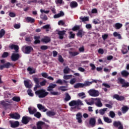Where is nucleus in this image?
Returning a JSON list of instances; mask_svg holds the SVG:
<instances>
[{
  "mask_svg": "<svg viewBox=\"0 0 129 129\" xmlns=\"http://www.w3.org/2000/svg\"><path fill=\"white\" fill-rule=\"evenodd\" d=\"M35 94L39 98H45L49 94V92H46L44 89H41L35 91Z\"/></svg>",
  "mask_w": 129,
  "mask_h": 129,
  "instance_id": "f257e3e1",
  "label": "nucleus"
},
{
  "mask_svg": "<svg viewBox=\"0 0 129 129\" xmlns=\"http://www.w3.org/2000/svg\"><path fill=\"white\" fill-rule=\"evenodd\" d=\"M88 93L90 96H92L93 97H97V96H99V91L94 89H91L89 90Z\"/></svg>",
  "mask_w": 129,
  "mask_h": 129,
  "instance_id": "f03ea898",
  "label": "nucleus"
},
{
  "mask_svg": "<svg viewBox=\"0 0 129 129\" xmlns=\"http://www.w3.org/2000/svg\"><path fill=\"white\" fill-rule=\"evenodd\" d=\"M118 80L120 82V84H122V87L126 88V87H129V83L125 82V80L121 78H118Z\"/></svg>",
  "mask_w": 129,
  "mask_h": 129,
  "instance_id": "7ed1b4c3",
  "label": "nucleus"
},
{
  "mask_svg": "<svg viewBox=\"0 0 129 129\" xmlns=\"http://www.w3.org/2000/svg\"><path fill=\"white\" fill-rule=\"evenodd\" d=\"M11 58L12 61L16 62V61H18L20 59V54L19 53H13L12 54Z\"/></svg>",
  "mask_w": 129,
  "mask_h": 129,
  "instance_id": "20e7f679",
  "label": "nucleus"
},
{
  "mask_svg": "<svg viewBox=\"0 0 129 129\" xmlns=\"http://www.w3.org/2000/svg\"><path fill=\"white\" fill-rule=\"evenodd\" d=\"M33 80L36 84L35 87L34 88V91H37V89H38V88H39V87H41V86H40L39 78H33Z\"/></svg>",
  "mask_w": 129,
  "mask_h": 129,
  "instance_id": "39448f33",
  "label": "nucleus"
},
{
  "mask_svg": "<svg viewBox=\"0 0 129 129\" xmlns=\"http://www.w3.org/2000/svg\"><path fill=\"white\" fill-rule=\"evenodd\" d=\"M113 125L115 127H118V129H123V126L122 124H121V122L119 121H114Z\"/></svg>",
  "mask_w": 129,
  "mask_h": 129,
  "instance_id": "423d86ee",
  "label": "nucleus"
},
{
  "mask_svg": "<svg viewBox=\"0 0 129 129\" xmlns=\"http://www.w3.org/2000/svg\"><path fill=\"white\" fill-rule=\"evenodd\" d=\"M0 104L5 108V109H8L9 106L11 105L10 102L5 100L1 101Z\"/></svg>",
  "mask_w": 129,
  "mask_h": 129,
  "instance_id": "0eeeda50",
  "label": "nucleus"
},
{
  "mask_svg": "<svg viewBox=\"0 0 129 129\" xmlns=\"http://www.w3.org/2000/svg\"><path fill=\"white\" fill-rule=\"evenodd\" d=\"M113 98H115V99H116V100H118V101H122L125 99V98H124V96H119L118 94H114L113 96Z\"/></svg>",
  "mask_w": 129,
  "mask_h": 129,
  "instance_id": "6e6552de",
  "label": "nucleus"
},
{
  "mask_svg": "<svg viewBox=\"0 0 129 129\" xmlns=\"http://www.w3.org/2000/svg\"><path fill=\"white\" fill-rule=\"evenodd\" d=\"M65 34H66V30L58 31L57 35L59 36V39H60V40H63Z\"/></svg>",
  "mask_w": 129,
  "mask_h": 129,
  "instance_id": "1a4fd4ad",
  "label": "nucleus"
},
{
  "mask_svg": "<svg viewBox=\"0 0 129 129\" xmlns=\"http://www.w3.org/2000/svg\"><path fill=\"white\" fill-rule=\"evenodd\" d=\"M76 119L79 123H82V113L81 112H78L76 114Z\"/></svg>",
  "mask_w": 129,
  "mask_h": 129,
  "instance_id": "9d476101",
  "label": "nucleus"
},
{
  "mask_svg": "<svg viewBox=\"0 0 129 129\" xmlns=\"http://www.w3.org/2000/svg\"><path fill=\"white\" fill-rule=\"evenodd\" d=\"M95 100V104L98 107H101L102 106V103H101V100L100 98H96L94 99Z\"/></svg>",
  "mask_w": 129,
  "mask_h": 129,
  "instance_id": "9b49d317",
  "label": "nucleus"
},
{
  "mask_svg": "<svg viewBox=\"0 0 129 129\" xmlns=\"http://www.w3.org/2000/svg\"><path fill=\"white\" fill-rule=\"evenodd\" d=\"M10 116L11 118H14V119H20L21 118V115L18 113H15L14 114H10Z\"/></svg>",
  "mask_w": 129,
  "mask_h": 129,
  "instance_id": "f8f14e48",
  "label": "nucleus"
},
{
  "mask_svg": "<svg viewBox=\"0 0 129 129\" xmlns=\"http://www.w3.org/2000/svg\"><path fill=\"white\" fill-rule=\"evenodd\" d=\"M89 123L92 127H94L95 124H96V119L95 118H91L89 120Z\"/></svg>",
  "mask_w": 129,
  "mask_h": 129,
  "instance_id": "ddd939ff",
  "label": "nucleus"
},
{
  "mask_svg": "<svg viewBox=\"0 0 129 129\" xmlns=\"http://www.w3.org/2000/svg\"><path fill=\"white\" fill-rule=\"evenodd\" d=\"M10 49L11 50L15 49L16 53H19V46L15 44H12L9 45Z\"/></svg>",
  "mask_w": 129,
  "mask_h": 129,
  "instance_id": "4468645a",
  "label": "nucleus"
},
{
  "mask_svg": "<svg viewBox=\"0 0 129 129\" xmlns=\"http://www.w3.org/2000/svg\"><path fill=\"white\" fill-rule=\"evenodd\" d=\"M32 51H34V49L32 46H26L25 48V54H30Z\"/></svg>",
  "mask_w": 129,
  "mask_h": 129,
  "instance_id": "2eb2a0df",
  "label": "nucleus"
},
{
  "mask_svg": "<svg viewBox=\"0 0 129 129\" xmlns=\"http://www.w3.org/2000/svg\"><path fill=\"white\" fill-rule=\"evenodd\" d=\"M28 111L30 114H35L37 112V109H36V108L29 107L28 108Z\"/></svg>",
  "mask_w": 129,
  "mask_h": 129,
  "instance_id": "dca6fc26",
  "label": "nucleus"
},
{
  "mask_svg": "<svg viewBox=\"0 0 129 129\" xmlns=\"http://www.w3.org/2000/svg\"><path fill=\"white\" fill-rule=\"evenodd\" d=\"M41 42H42V43H45V44L49 43V42H51V38L48 36H45L41 39Z\"/></svg>",
  "mask_w": 129,
  "mask_h": 129,
  "instance_id": "f3484780",
  "label": "nucleus"
},
{
  "mask_svg": "<svg viewBox=\"0 0 129 129\" xmlns=\"http://www.w3.org/2000/svg\"><path fill=\"white\" fill-rule=\"evenodd\" d=\"M37 108H38V109H39V110H43L44 112H46V111L48 110V109H46L45 106H43V105L41 104H37Z\"/></svg>",
  "mask_w": 129,
  "mask_h": 129,
  "instance_id": "a211bd4d",
  "label": "nucleus"
},
{
  "mask_svg": "<svg viewBox=\"0 0 129 129\" xmlns=\"http://www.w3.org/2000/svg\"><path fill=\"white\" fill-rule=\"evenodd\" d=\"M30 120L29 119V117L27 116H23L22 117V122L24 123V124H27L29 123Z\"/></svg>",
  "mask_w": 129,
  "mask_h": 129,
  "instance_id": "6ab92c4d",
  "label": "nucleus"
},
{
  "mask_svg": "<svg viewBox=\"0 0 129 129\" xmlns=\"http://www.w3.org/2000/svg\"><path fill=\"white\" fill-rule=\"evenodd\" d=\"M25 20L27 23H30V24H33V23H35V19L32 17H27L25 18Z\"/></svg>",
  "mask_w": 129,
  "mask_h": 129,
  "instance_id": "aec40b11",
  "label": "nucleus"
},
{
  "mask_svg": "<svg viewBox=\"0 0 129 129\" xmlns=\"http://www.w3.org/2000/svg\"><path fill=\"white\" fill-rule=\"evenodd\" d=\"M70 100H71V96H70V95H69V93H66L65 98L64 99V102H67V101H69Z\"/></svg>",
  "mask_w": 129,
  "mask_h": 129,
  "instance_id": "412c9836",
  "label": "nucleus"
},
{
  "mask_svg": "<svg viewBox=\"0 0 129 129\" xmlns=\"http://www.w3.org/2000/svg\"><path fill=\"white\" fill-rule=\"evenodd\" d=\"M56 86H57V85L56 84H50L47 87V91H53V88H55Z\"/></svg>",
  "mask_w": 129,
  "mask_h": 129,
  "instance_id": "4be33fe9",
  "label": "nucleus"
},
{
  "mask_svg": "<svg viewBox=\"0 0 129 129\" xmlns=\"http://www.w3.org/2000/svg\"><path fill=\"white\" fill-rule=\"evenodd\" d=\"M95 98H92L90 102L87 101V100H85V102H86L88 105H93V104H95Z\"/></svg>",
  "mask_w": 129,
  "mask_h": 129,
  "instance_id": "5701e85b",
  "label": "nucleus"
},
{
  "mask_svg": "<svg viewBox=\"0 0 129 129\" xmlns=\"http://www.w3.org/2000/svg\"><path fill=\"white\" fill-rule=\"evenodd\" d=\"M74 88L78 89V88H83V83H78L74 86Z\"/></svg>",
  "mask_w": 129,
  "mask_h": 129,
  "instance_id": "b1692460",
  "label": "nucleus"
},
{
  "mask_svg": "<svg viewBox=\"0 0 129 129\" xmlns=\"http://www.w3.org/2000/svg\"><path fill=\"white\" fill-rule=\"evenodd\" d=\"M42 28L45 30L46 32L48 33V32H49V31H50V30H51V26L50 25V24H47L46 25L43 26L42 27Z\"/></svg>",
  "mask_w": 129,
  "mask_h": 129,
  "instance_id": "393cba45",
  "label": "nucleus"
},
{
  "mask_svg": "<svg viewBox=\"0 0 129 129\" xmlns=\"http://www.w3.org/2000/svg\"><path fill=\"white\" fill-rule=\"evenodd\" d=\"M70 7H71V8H72V9H74L75 8H77V7H78V4L77 3V2H76L75 1H72L70 3Z\"/></svg>",
  "mask_w": 129,
  "mask_h": 129,
  "instance_id": "a878e982",
  "label": "nucleus"
},
{
  "mask_svg": "<svg viewBox=\"0 0 129 129\" xmlns=\"http://www.w3.org/2000/svg\"><path fill=\"white\" fill-rule=\"evenodd\" d=\"M44 124H45V122H44L42 121H38L37 123V129H42V125H44Z\"/></svg>",
  "mask_w": 129,
  "mask_h": 129,
  "instance_id": "bb28decb",
  "label": "nucleus"
},
{
  "mask_svg": "<svg viewBox=\"0 0 129 129\" xmlns=\"http://www.w3.org/2000/svg\"><path fill=\"white\" fill-rule=\"evenodd\" d=\"M24 83L26 88H32L33 87V85L30 84L28 81H24Z\"/></svg>",
  "mask_w": 129,
  "mask_h": 129,
  "instance_id": "cd10ccee",
  "label": "nucleus"
},
{
  "mask_svg": "<svg viewBox=\"0 0 129 129\" xmlns=\"http://www.w3.org/2000/svg\"><path fill=\"white\" fill-rule=\"evenodd\" d=\"M63 16H64V12H63L62 11H60L59 13L55 14L53 16V18L54 19H58V18H60V17H63Z\"/></svg>",
  "mask_w": 129,
  "mask_h": 129,
  "instance_id": "c85d7f7f",
  "label": "nucleus"
},
{
  "mask_svg": "<svg viewBox=\"0 0 129 129\" xmlns=\"http://www.w3.org/2000/svg\"><path fill=\"white\" fill-rule=\"evenodd\" d=\"M121 27H122V24L119 23H117L113 25V27L116 30H119Z\"/></svg>",
  "mask_w": 129,
  "mask_h": 129,
  "instance_id": "c756f323",
  "label": "nucleus"
},
{
  "mask_svg": "<svg viewBox=\"0 0 129 129\" xmlns=\"http://www.w3.org/2000/svg\"><path fill=\"white\" fill-rule=\"evenodd\" d=\"M121 75L122 77H127L129 75V73L125 70H123L121 72Z\"/></svg>",
  "mask_w": 129,
  "mask_h": 129,
  "instance_id": "7c9ffc66",
  "label": "nucleus"
},
{
  "mask_svg": "<svg viewBox=\"0 0 129 129\" xmlns=\"http://www.w3.org/2000/svg\"><path fill=\"white\" fill-rule=\"evenodd\" d=\"M46 114L48 116H54V115H56V112L52 111H48L46 112Z\"/></svg>",
  "mask_w": 129,
  "mask_h": 129,
  "instance_id": "2f4dec72",
  "label": "nucleus"
},
{
  "mask_svg": "<svg viewBox=\"0 0 129 129\" xmlns=\"http://www.w3.org/2000/svg\"><path fill=\"white\" fill-rule=\"evenodd\" d=\"M20 125V122L19 121H16L14 123L11 124V127L13 128L18 127Z\"/></svg>",
  "mask_w": 129,
  "mask_h": 129,
  "instance_id": "473e14b6",
  "label": "nucleus"
},
{
  "mask_svg": "<svg viewBox=\"0 0 129 129\" xmlns=\"http://www.w3.org/2000/svg\"><path fill=\"white\" fill-rule=\"evenodd\" d=\"M107 110V108L101 109L99 110V113H100L101 115H103L104 113H105V111H106Z\"/></svg>",
  "mask_w": 129,
  "mask_h": 129,
  "instance_id": "72a5a7b5",
  "label": "nucleus"
},
{
  "mask_svg": "<svg viewBox=\"0 0 129 129\" xmlns=\"http://www.w3.org/2000/svg\"><path fill=\"white\" fill-rule=\"evenodd\" d=\"M69 54H71V56L73 57H75V56H77V55H79V52L78 51H70Z\"/></svg>",
  "mask_w": 129,
  "mask_h": 129,
  "instance_id": "f704fd0d",
  "label": "nucleus"
},
{
  "mask_svg": "<svg viewBox=\"0 0 129 129\" xmlns=\"http://www.w3.org/2000/svg\"><path fill=\"white\" fill-rule=\"evenodd\" d=\"M92 84V82L89 81H85L84 84H83V87H87V86H90Z\"/></svg>",
  "mask_w": 129,
  "mask_h": 129,
  "instance_id": "c9c22d12",
  "label": "nucleus"
},
{
  "mask_svg": "<svg viewBox=\"0 0 129 129\" xmlns=\"http://www.w3.org/2000/svg\"><path fill=\"white\" fill-rule=\"evenodd\" d=\"M104 120L105 122H107V123H110L112 122L111 119H109L108 117H104Z\"/></svg>",
  "mask_w": 129,
  "mask_h": 129,
  "instance_id": "e433bc0d",
  "label": "nucleus"
},
{
  "mask_svg": "<svg viewBox=\"0 0 129 129\" xmlns=\"http://www.w3.org/2000/svg\"><path fill=\"white\" fill-rule=\"evenodd\" d=\"M69 72H70V68H69L68 67L64 68L63 69L64 74H69Z\"/></svg>",
  "mask_w": 129,
  "mask_h": 129,
  "instance_id": "4c0bfd02",
  "label": "nucleus"
},
{
  "mask_svg": "<svg viewBox=\"0 0 129 129\" xmlns=\"http://www.w3.org/2000/svg\"><path fill=\"white\" fill-rule=\"evenodd\" d=\"M128 109H129V108L127 106H124L122 107V112L123 113H125L126 112H127Z\"/></svg>",
  "mask_w": 129,
  "mask_h": 129,
  "instance_id": "58836bf2",
  "label": "nucleus"
},
{
  "mask_svg": "<svg viewBox=\"0 0 129 129\" xmlns=\"http://www.w3.org/2000/svg\"><path fill=\"white\" fill-rule=\"evenodd\" d=\"M72 78V75H66L63 76V79L65 80H69V79H71Z\"/></svg>",
  "mask_w": 129,
  "mask_h": 129,
  "instance_id": "ea45409f",
  "label": "nucleus"
},
{
  "mask_svg": "<svg viewBox=\"0 0 129 129\" xmlns=\"http://www.w3.org/2000/svg\"><path fill=\"white\" fill-rule=\"evenodd\" d=\"M40 19L42 20L43 21H47L48 20V17L44 14H41L40 15Z\"/></svg>",
  "mask_w": 129,
  "mask_h": 129,
  "instance_id": "a19ab883",
  "label": "nucleus"
},
{
  "mask_svg": "<svg viewBox=\"0 0 129 129\" xmlns=\"http://www.w3.org/2000/svg\"><path fill=\"white\" fill-rule=\"evenodd\" d=\"M80 19L82 22H88L89 21V18L88 17H80Z\"/></svg>",
  "mask_w": 129,
  "mask_h": 129,
  "instance_id": "79ce46f5",
  "label": "nucleus"
},
{
  "mask_svg": "<svg viewBox=\"0 0 129 129\" xmlns=\"http://www.w3.org/2000/svg\"><path fill=\"white\" fill-rule=\"evenodd\" d=\"M12 100H13V101H16V102H19V101H21V98L19 97H13Z\"/></svg>",
  "mask_w": 129,
  "mask_h": 129,
  "instance_id": "37998d69",
  "label": "nucleus"
},
{
  "mask_svg": "<svg viewBox=\"0 0 129 129\" xmlns=\"http://www.w3.org/2000/svg\"><path fill=\"white\" fill-rule=\"evenodd\" d=\"M70 106H75V105H77V102L75 100H72L69 103Z\"/></svg>",
  "mask_w": 129,
  "mask_h": 129,
  "instance_id": "c03bdc74",
  "label": "nucleus"
},
{
  "mask_svg": "<svg viewBox=\"0 0 129 129\" xmlns=\"http://www.w3.org/2000/svg\"><path fill=\"white\" fill-rule=\"evenodd\" d=\"M5 34H6V31L4 29H1L0 31V39L3 38L4 36H5Z\"/></svg>",
  "mask_w": 129,
  "mask_h": 129,
  "instance_id": "a18cd8bd",
  "label": "nucleus"
},
{
  "mask_svg": "<svg viewBox=\"0 0 129 129\" xmlns=\"http://www.w3.org/2000/svg\"><path fill=\"white\" fill-rule=\"evenodd\" d=\"M78 96H79V97H82V99H83V98H85L86 97V96H85V93L84 92L79 93L78 94Z\"/></svg>",
  "mask_w": 129,
  "mask_h": 129,
  "instance_id": "49530a36",
  "label": "nucleus"
},
{
  "mask_svg": "<svg viewBox=\"0 0 129 129\" xmlns=\"http://www.w3.org/2000/svg\"><path fill=\"white\" fill-rule=\"evenodd\" d=\"M109 116H110L111 118L115 117V113H114V112H113V111H110L109 112Z\"/></svg>",
  "mask_w": 129,
  "mask_h": 129,
  "instance_id": "de8ad7c7",
  "label": "nucleus"
},
{
  "mask_svg": "<svg viewBox=\"0 0 129 129\" xmlns=\"http://www.w3.org/2000/svg\"><path fill=\"white\" fill-rule=\"evenodd\" d=\"M34 116L37 118H40L41 117V113L40 112H36L34 113Z\"/></svg>",
  "mask_w": 129,
  "mask_h": 129,
  "instance_id": "09e8293b",
  "label": "nucleus"
},
{
  "mask_svg": "<svg viewBox=\"0 0 129 129\" xmlns=\"http://www.w3.org/2000/svg\"><path fill=\"white\" fill-rule=\"evenodd\" d=\"M2 58H7L9 57V52H4L2 55Z\"/></svg>",
  "mask_w": 129,
  "mask_h": 129,
  "instance_id": "8fccbe9b",
  "label": "nucleus"
},
{
  "mask_svg": "<svg viewBox=\"0 0 129 129\" xmlns=\"http://www.w3.org/2000/svg\"><path fill=\"white\" fill-rule=\"evenodd\" d=\"M5 68H10V66H13V64L10 62H8L4 64Z\"/></svg>",
  "mask_w": 129,
  "mask_h": 129,
  "instance_id": "3c124183",
  "label": "nucleus"
},
{
  "mask_svg": "<svg viewBox=\"0 0 129 129\" xmlns=\"http://www.w3.org/2000/svg\"><path fill=\"white\" fill-rule=\"evenodd\" d=\"M27 93L28 95H29V96H34V94L32 93V90H31L30 89H29L27 90Z\"/></svg>",
  "mask_w": 129,
  "mask_h": 129,
  "instance_id": "603ef678",
  "label": "nucleus"
},
{
  "mask_svg": "<svg viewBox=\"0 0 129 129\" xmlns=\"http://www.w3.org/2000/svg\"><path fill=\"white\" fill-rule=\"evenodd\" d=\"M50 94L51 95H60V93L58 92H55V91H50Z\"/></svg>",
  "mask_w": 129,
  "mask_h": 129,
  "instance_id": "864d4df0",
  "label": "nucleus"
},
{
  "mask_svg": "<svg viewBox=\"0 0 129 129\" xmlns=\"http://www.w3.org/2000/svg\"><path fill=\"white\" fill-rule=\"evenodd\" d=\"M77 102V105H84V104L83 103L82 101L80 100H78L77 101H76Z\"/></svg>",
  "mask_w": 129,
  "mask_h": 129,
  "instance_id": "5fc2aeb1",
  "label": "nucleus"
},
{
  "mask_svg": "<svg viewBox=\"0 0 129 129\" xmlns=\"http://www.w3.org/2000/svg\"><path fill=\"white\" fill-rule=\"evenodd\" d=\"M58 61L59 62H60V63H63V62H64V59L62 57V55L58 56Z\"/></svg>",
  "mask_w": 129,
  "mask_h": 129,
  "instance_id": "6e6d98bb",
  "label": "nucleus"
},
{
  "mask_svg": "<svg viewBox=\"0 0 129 129\" xmlns=\"http://www.w3.org/2000/svg\"><path fill=\"white\" fill-rule=\"evenodd\" d=\"M80 29V27H79V26H74L73 28H72V30L74 31H78V30H79Z\"/></svg>",
  "mask_w": 129,
  "mask_h": 129,
  "instance_id": "4d7b16f0",
  "label": "nucleus"
},
{
  "mask_svg": "<svg viewBox=\"0 0 129 129\" xmlns=\"http://www.w3.org/2000/svg\"><path fill=\"white\" fill-rule=\"evenodd\" d=\"M9 16L11 18H15V17H16V14L14 12H10L9 14Z\"/></svg>",
  "mask_w": 129,
  "mask_h": 129,
  "instance_id": "13d9d810",
  "label": "nucleus"
},
{
  "mask_svg": "<svg viewBox=\"0 0 129 129\" xmlns=\"http://www.w3.org/2000/svg\"><path fill=\"white\" fill-rule=\"evenodd\" d=\"M58 25L59 26H64L65 25V22L63 20H60L58 22Z\"/></svg>",
  "mask_w": 129,
  "mask_h": 129,
  "instance_id": "bf43d9fd",
  "label": "nucleus"
},
{
  "mask_svg": "<svg viewBox=\"0 0 129 129\" xmlns=\"http://www.w3.org/2000/svg\"><path fill=\"white\" fill-rule=\"evenodd\" d=\"M41 50H47L48 49V46L47 45H42L40 46Z\"/></svg>",
  "mask_w": 129,
  "mask_h": 129,
  "instance_id": "052dcab7",
  "label": "nucleus"
},
{
  "mask_svg": "<svg viewBox=\"0 0 129 129\" xmlns=\"http://www.w3.org/2000/svg\"><path fill=\"white\" fill-rule=\"evenodd\" d=\"M46 83H47V81L44 80L39 84H40V86H45V85H46Z\"/></svg>",
  "mask_w": 129,
  "mask_h": 129,
  "instance_id": "680f3d73",
  "label": "nucleus"
},
{
  "mask_svg": "<svg viewBox=\"0 0 129 129\" xmlns=\"http://www.w3.org/2000/svg\"><path fill=\"white\" fill-rule=\"evenodd\" d=\"M41 76H42V77H44V78H47L48 75V74H47V73H42Z\"/></svg>",
  "mask_w": 129,
  "mask_h": 129,
  "instance_id": "e2e57ef3",
  "label": "nucleus"
},
{
  "mask_svg": "<svg viewBox=\"0 0 129 129\" xmlns=\"http://www.w3.org/2000/svg\"><path fill=\"white\" fill-rule=\"evenodd\" d=\"M83 33V31L82 30H79L78 32L77 33V36L82 37V33Z\"/></svg>",
  "mask_w": 129,
  "mask_h": 129,
  "instance_id": "0e129e2a",
  "label": "nucleus"
},
{
  "mask_svg": "<svg viewBox=\"0 0 129 129\" xmlns=\"http://www.w3.org/2000/svg\"><path fill=\"white\" fill-rule=\"evenodd\" d=\"M102 86H104L106 88H110V85H108V84H106L105 83H103L102 84Z\"/></svg>",
  "mask_w": 129,
  "mask_h": 129,
  "instance_id": "69168bd1",
  "label": "nucleus"
},
{
  "mask_svg": "<svg viewBox=\"0 0 129 129\" xmlns=\"http://www.w3.org/2000/svg\"><path fill=\"white\" fill-rule=\"evenodd\" d=\"M76 82V80L75 79V78H73L70 80V84L73 85Z\"/></svg>",
  "mask_w": 129,
  "mask_h": 129,
  "instance_id": "338daca9",
  "label": "nucleus"
},
{
  "mask_svg": "<svg viewBox=\"0 0 129 129\" xmlns=\"http://www.w3.org/2000/svg\"><path fill=\"white\" fill-rule=\"evenodd\" d=\"M90 66L91 67V70L92 71L95 70V69H96V67H95V65H94V64L90 63Z\"/></svg>",
  "mask_w": 129,
  "mask_h": 129,
  "instance_id": "774afa93",
  "label": "nucleus"
}]
</instances>
